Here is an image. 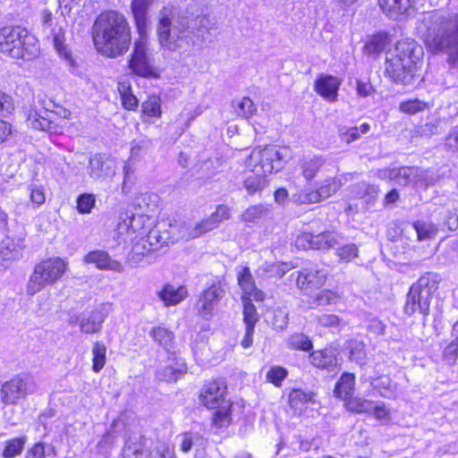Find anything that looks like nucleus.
Masks as SVG:
<instances>
[{
  "mask_svg": "<svg viewBox=\"0 0 458 458\" xmlns=\"http://www.w3.org/2000/svg\"><path fill=\"white\" fill-rule=\"evenodd\" d=\"M88 174L94 181L103 182L114 175V162L102 154H96L89 160Z\"/></svg>",
  "mask_w": 458,
  "mask_h": 458,
  "instance_id": "17",
  "label": "nucleus"
},
{
  "mask_svg": "<svg viewBox=\"0 0 458 458\" xmlns=\"http://www.w3.org/2000/svg\"><path fill=\"white\" fill-rule=\"evenodd\" d=\"M0 52L10 57L30 60L38 55L35 38L19 26L0 29Z\"/></svg>",
  "mask_w": 458,
  "mask_h": 458,
  "instance_id": "4",
  "label": "nucleus"
},
{
  "mask_svg": "<svg viewBox=\"0 0 458 458\" xmlns=\"http://www.w3.org/2000/svg\"><path fill=\"white\" fill-rule=\"evenodd\" d=\"M336 236L338 237L339 241H340V239H342V237H340L339 235L336 234ZM339 243H341V242H339ZM339 245L340 244H338L335 248H336V255L340 259V260L344 261V262H350L354 258L358 257L359 249H358L357 245H355L353 243H350V244H346V245L338 247Z\"/></svg>",
  "mask_w": 458,
  "mask_h": 458,
  "instance_id": "48",
  "label": "nucleus"
},
{
  "mask_svg": "<svg viewBox=\"0 0 458 458\" xmlns=\"http://www.w3.org/2000/svg\"><path fill=\"white\" fill-rule=\"evenodd\" d=\"M147 438L139 434H131L125 441L122 451L123 458H148Z\"/></svg>",
  "mask_w": 458,
  "mask_h": 458,
  "instance_id": "22",
  "label": "nucleus"
},
{
  "mask_svg": "<svg viewBox=\"0 0 458 458\" xmlns=\"http://www.w3.org/2000/svg\"><path fill=\"white\" fill-rule=\"evenodd\" d=\"M216 228V225L215 223L210 219V217H207L202 219L201 221H199L195 223L194 225L190 226L187 229V235L186 237L188 239H194L201 236L202 234L210 232Z\"/></svg>",
  "mask_w": 458,
  "mask_h": 458,
  "instance_id": "39",
  "label": "nucleus"
},
{
  "mask_svg": "<svg viewBox=\"0 0 458 458\" xmlns=\"http://www.w3.org/2000/svg\"><path fill=\"white\" fill-rule=\"evenodd\" d=\"M293 200L298 204H310L319 202L318 192L315 191H301L293 195Z\"/></svg>",
  "mask_w": 458,
  "mask_h": 458,
  "instance_id": "58",
  "label": "nucleus"
},
{
  "mask_svg": "<svg viewBox=\"0 0 458 458\" xmlns=\"http://www.w3.org/2000/svg\"><path fill=\"white\" fill-rule=\"evenodd\" d=\"M25 437H15L6 441L5 447L3 452L4 458H14L21 454L25 444Z\"/></svg>",
  "mask_w": 458,
  "mask_h": 458,
  "instance_id": "46",
  "label": "nucleus"
},
{
  "mask_svg": "<svg viewBox=\"0 0 458 458\" xmlns=\"http://www.w3.org/2000/svg\"><path fill=\"white\" fill-rule=\"evenodd\" d=\"M287 346L293 350L310 352L313 347V344L308 335L302 333H294L288 337Z\"/></svg>",
  "mask_w": 458,
  "mask_h": 458,
  "instance_id": "38",
  "label": "nucleus"
},
{
  "mask_svg": "<svg viewBox=\"0 0 458 458\" xmlns=\"http://www.w3.org/2000/svg\"><path fill=\"white\" fill-rule=\"evenodd\" d=\"M269 206L257 204L249 207L241 216L242 220L246 223H255L257 220L266 217L269 214Z\"/></svg>",
  "mask_w": 458,
  "mask_h": 458,
  "instance_id": "35",
  "label": "nucleus"
},
{
  "mask_svg": "<svg viewBox=\"0 0 458 458\" xmlns=\"http://www.w3.org/2000/svg\"><path fill=\"white\" fill-rule=\"evenodd\" d=\"M131 72L142 78L157 77L154 59L148 52L147 34L139 36L128 61Z\"/></svg>",
  "mask_w": 458,
  "mask_h": 458,
  "instance_id": "11",
  "label": "nucleus"
},
{
  "mask_svg": "<svg viewBox=\"0 0 458 458\" xmlns=\"http://www.w3.org/2000/svg\"><path fill=\"white\" fill-rule=\"evenodd\" d=\"M189 29V21L184 18L182 21L174 20L172 6H164L159 11L157 32L162 47L170 51L181 48L184 41V33Z\"/></svg>",
  "mask_w": 458,
  "mask_h": 458,
  "instance_id": "5",
  "label": "nucleus"
},
{
  "mask_svg": "<svg viewBox=\"0 0 458 458\" xmlns=\"http://www.w3.org/2000/svg\"><path fill=\"white\" fill-rule=\"evenodd\" d=\"M422 47L413 39L398 41L386 54L385 74L393 82L413 86L420 81Z\"/></svg>",
  "mask_w": 458,
  "mask_h": 458,
  "instance_id": "3",
  "label": "nucleus"
},
{
  "mask_svg": "<svg viewBox=\"0 0 458 458\" xmlns=\"http://www.w3.org/2000/svg\"><path fill=\"white\" fill-rule=\"evenodd\" d=\"M402 112L414 114L418 112L423 111L427 108V104L420 99H411L402 102L399 106Z\"/></svg>",
  "mask_w": 458,
  "mask_h": 458,
  "instance_id": "56",
  "label": "nucleus"
},
{
  "mask_svg": "<svg viewBox=\"0 0 458 458\" xmlns=\"http://www.w3.org/2000/svg\"><path fill=\"white\" fill-rule=\"evenodd\" d=\"M440 277L435 273H426L414 283L407 294L404 312L411 316L416 311L428 315L432 294L438 288Z\"/></svg>",
  "mask_w": 458,
  "mask_h": 458,
  "instance_id": "6",
  "label": "nucleus"
},
{
  "mask_svg": "<svg viewBox=\"0 0 458 458\" xmlns=\"http://www.w3.org/2000/svg\"><path fill=\"white\" fill-rule=\"evenodd\" d=\"M340 85L341 80L337 77L321 73L315 81L314 89L328 102H335L337 99Z\"/></svg>",
  "mask_w": 458,
  "mask_h": 458,
  "instance_id": "19",
  "label": "nucleus"
},
{
  "mask_svg": "<svg viewBox=\"0 0 458 458\" xmlns=\"http://www.w3.org/2000/svg\"><path fill=\"white\" fill-rule=\"evenodd\" d=\"M32 379L25 374H20L4 382L0 388V399L4 405H15L24 399L32 388Z\"/></svg>",
  "mask_w": 458,
  "mask_h": 458,
  "instance_id": "12",
  "label": "nucleus"
},
{
  "mask_svg": "<svg viewBox=\"0 0 458 458\" xmlns=\"http://www.w3.org/2000/svg\"><path fill=\"white\" fill-rule=\"evenodd\" d=\"M28 126L38 131H51L53 123L39 115L37 112L30 113L27 118Z\"/></svg>",
  "mask_w": 458,
  "mask_h": 458,
  "instance_id": "49",
  "label": "nucleus"
},
{
  "mask_svg": "<svg viewBox=\"0 0 458 458\" xmlns=\"http://www.w3.org/2000/svg\"><path fill=\"white\" fill-rule=\"evenodd\" d=\"M346 179L342 177H330L324 180L321 185L316 190L319 201L326 199L335 193L345 182Z\"/></svg>",
  "mask_w": 458,
  "mask_h": 458,
  "instance_id": "32",
  "label": "nucleus"
},
{
  "mask_svg": "<svg viewBox=\"0 0 458 458\" xmlns=\"http://www.w3.org/2000/svg\"><path fill=\"white\" fill-rule=\"evenodd\" d=\"M84 260L86 263L95 264L99 269L111 270L117 273L123 271L122 263L112 259L109 254L104 250L90 251L85 256Z\"/></svg>",
  "mask_w": 458,
  "mask_h": 458,
  "instance_id": "23",
  "label": "nucleus"
},
{
  "mask_svg": "<svg viewBox=\"0 0 458 458\" xmlns=\"http://www.w3.org/2000/svg\"><path fill=\"white\" fill-rule=\"evenodd\" d=\"M373 403L372 401L363 399V398H350L346 403L345 406L348 409V411L356 412V413H371L373 409Z\"/></svg>",
  "mask_w": 458,
  "mask_h": 458,
  "instance_id": "44",
  "label": "nucleus"
},
{
  "mask_svg": "<svg viewBox=\"0 0 458 458\" xmlns=\"http://www.w3.org/2000/svg\"><path fill=\"white\" fill-rule=\"evenodd\" d=\"M445 360L449 364H454L458 356V341L454 338L443 352Z\"/></svg>",
  "mask_w": 458,
  "mask_h": 458,
  "instance_id": "61",
  "label": "nucleus"
},
{
  "mask_svg": "<svg viewBox=\"0 0 458 458\" xmlns=\"http://www.w3.org/2000/svg\"><path fill=\"white\" fill-rule=\"evenodd\" d=\"M67 263L61 258H49L38 263L27 283L26 292L34 295L47 285L54 284L64 275Z\"/></svg>",
  "mask_w": 458,
  "mask_h": 458,
  "instance_id": "7",
  "label": "nucleus"
},
{
  "mask_svg": "<svg viewBox=\"0 0 458 458\" xmlns=\"http://www.w3.org/2000/svg\"><path fill=\"white\" fill-rule=\"evenodd\" d=\"M119 92L121 94L123 106L128 110H134L138 106L137 98L131 92L130 87L124 84L120 85Z\"/></svg>",
  "mask_w": 458,
  "mask_h": 458,
  "instance_id": "53",
  "label": "nucleus"
},
{
  "mask_svg": "<svg viewBox=\"0 0 458 458\" xmlns=\"http://www.w3.org/2000/svg\"><path fill=\"white\" fill-rule=\"evenodd\" d=\"M272 315V327L277 330L285 329L288 324V311L284 308H276L273 310Z\"/></svg>",
  "mask_w": 458,
  "mask_h": 458,
  "instance_id": "52",
  "label": "nucleus"
},
{
  "mask_svg": "<svg viewBox=\"0 0 458 458\" xmlns=\"http://www.w3.org/2000/svg\"><path fill=\"white\" fill-rule=\"evenodd\" d=\"M288 157V148H278L277 146L267 145L264 148H254L248 160V165L253 168L256 173L263 174H272L280 171Z\"/></svg>",
  "mask_w": 458,
  "mask_h": 458,
  "instance_id": "9",
  "label": "nucleus"
},
{
  "mask_svg": "<svg viewBox=\"0 0 458 458\" xmlns=\"http://www.w3.org/2000/svg\"><path fill=\"white\" fill-rule=\"evenodd\" d=\"M242 303L244 325L249 327H255L259 319L256 307L251 302L250 299L246 296H242Z\"/></svg>",
  "mask_w": 458,
  "mask_h": 458,
  "instance_id": "42",
  "label": "nucleus"
},
{
  "mask_svg": "<svg viewBox=\"0 0 458 458\" xmlns=\"http://www.w3.org/2000/svg\"><path fill=\"white\" fill-rule=\"evenodd\" d=\"M418 33L434 51H445L448 61L458 65V14L445 17L437 12L423 13Z\"/></svg>",
  "mask_w": 458,
  "mask_h": 458,
  "instance_id": "1",
  "label": "nucleus"
},
{
  "mask_svg": "<svg viewBox=\"0 0 458 458\" xmlns=\"http://www.w3.org/2000/svg\"><path fill=\"white\" fill-rule=\"evenodd\" d=\"M442 120L440 118H435L426 123L422 127L420 133L423 136H432L437 134L440 131Z\"/></svg>",
  "mask_w": 458,
  "mask_h": 458,
  "instance_id": "60",
  "label": "nucleus"
},
{
  "mask_svg": "<svg viewBox=\"0 0 458 458\" xmlns=\"http://www.w3.org/2000/svg\"><path fill=\"white\" fill-rule=\"evenodd\" d=\"M445 146L447 150L458 153V125L455 126L445 138Z\"/></svg>",
  "mask_w": 458,
  "mask_h": 458,
  "instance_id": "63",
  "label": "nucleus"
},
{
  "mask_svg": "<svg viewBox=\"0 0 458 458\" xmlns=\"http://www.w3.org/2000/svg\"><path fill=\"white\" fill-rule=\"evenodd\" d=\"M93 40L98 49L110 58L125 54L131 45L129 23L123 14L116 11L100 13L93 25Z\"/></svg>",
  "mask_w": 458,
  "mask_h": 458,
  "instance_id": "2",
  "label": "nucleus"
},
{
  "mask_svg": "<svg viewBox=\"0 0 458 458\" xmlns=\"http://www.w3.org/2000/svg\"><path fill=\"white\" fill-rule=\"evenodd\" d=\"M227 386L221 379L207 382L200 392L199 401L208 409H215L228 403L225 399Z\"/></svg>",
  "mask_w": 458,
  "mask_h": 458,
  "instance_id": "16",
  "label": "nucleus"
},
{
  "mask_svg": "<svg viewBox=\"0 0 458 458\" xmlns=\"http://www.w3.org/2000/svg\"><path fill=\"white\" fill-rule=\"evenodd\" d=\"M339 244L336 233L330 232L313 234L310 233H301L295 239V246L298 249L313 250H329Z\"/></svg>",
  "mask_w": 458,
  "mask_h": 458,
  "instance_id": "13",
  "label": "nucleus"
},
{
  "mask_svg": "<svg viewBox=\"0 0 458 458\" xmlns=\"http://www.w3.org/2000/svg\"><path fill=\"white\" fill-rule=\"evenodd\" d=\"M153 458H176L174 448L167 445H161L156 448Z\"/></svg>",
  "mask_w": 458,
  "mask_h": 458,
  "instance_id": "64",
  "label": "nucleus"
},
{
  "mask_svg": "<svg viewBox=\"0 0 458 458\" xmlns=\"http://www.w3.org/2000/svg\"><path fill=\"white\" fill-rule=\"evenodd\" d=\"M295 274L297 286L308 294L323 286L327 280L326 271L319 269L317 266L303 267L293 273L292 276Z\"/></svg>",
  "mask_w": 458,
  "mask_h": 458,
  "instance_id": "15",
  "label": "nucleus"
},
{
  "mask_svg": "<svg viewBox=\"0 0 458 458\" xmlns=\"http://www.w3.org/2000/svg\"><path fill=\"white\" fill-rule=\"evenodd\" d=\"M413 228L417 233V238L419 241L432 240L436 237L438 232L437 227L434 224L422 220L414 222Z\"/></svg>",
  "mask_w": 458,
  "mask_h": 458,
  "instance_id": "37",
  "label": "nucleus"
},
{
  "mask_svg": "<svg viewBox=\"0 0 458 458\" xmlns=\"http://www.w3.org/2000/svg\"><path fill=\"white\" fill-rule=\"evenodd\" d=\"M150 336L155 342L162 345L166 351H169L173 346L174 334L163 327H155L149 332Z\"/></svg>",
  "mask_w": 458,
  "mask_h": 458,
  "instance_id": "34",
  "label": "nucleus"
},
{
  "mask_svg": "<svg viewBox=\"0 0 458 458\" xmlns=\"http://www.w3.org/2000/svg\"><path fill=\"white\" fill-rule=\"evenodd\" d=\"M209 217L217 228L223 221L230 218V208L225 205H218Z\"/></svg>",
  "mask_w": 458,
  "mask_h": 458,
  "instance_id": "59",
  "label": "nucleus"
},
{
  "mask_svg": "<svg viewBox=\"0 0 458 458\" xmlns=\"http://www.w3.org/2000/svg\"><path fill=\"white\" fill-rule=\"evenodd\" d=\"M142 113L149 117H159L161 115V100L157 96H150L142 103Z\"/></svg>",
  "mask_w": 458,
  "mask_h": 458,
  "instance_id": "47",
  "label": "nucleus"
},
{
  "mask_svg": "<svg viewBox=\"0 0 458 458\" xmlns=\"http://www.w3.org/2000/svg\"><path fill=\"white\" fill-rule=\"evenodd\" d=\"M315 394L311 391H302L301 389H293L288 395L290 407L295 411H301L303 405L309 403H315Z\"/></svg>",
  "mask_w": 458,
  "mask_h": 458,
  "instance_id": "31",
  "label": "nucleus"
},
{
  "mask_svg": "<svg viewBox=\"0 0 458 458\" xmlns=\"http://www.w3.org/2000/svg\"><path fill=\"white\" fill-rule=\"evenodd\" d=\"M325 163V158L320 156L305 157L301 165L302 175L306 180L313 179Z\"/></svg>",
  "mask_w": 458,
  "mask_h": 458,
  "instance_id": "30",
  "label": "nucleus"
},
{
  "mask_svg": "<svg viewBox=\"0 0 458 458\" xmlns=\"http://www.w3.org/2000/svg\"><path fill=\"white\" fill-rule=\"evenodd\" d=\"M372 386L377 389L380 395L386 398H391L394 394L391 380L389 377H379L372 382Z\"/></svg>",
  "mask_w": 458,
  "mask_h": 458,
  "instance_id": "57",
  "label": "nucleus"
},
{
  "mask_svg": "<svg viewBox=\"0 0 458 458\" xmlns=\"http://www.w3.org/2000/svg\"><path fill=\"white\" fill-rule=\"evenodd\" d=\"M166 223H157L152 226L145 234V240L148 242V251H156L168 242H174L173 233L165 229Z\"/></svg>",
  "mask_w": 458,
  "mask_h": 458,
  "instance_id": "20",
  "label": "nucleus"
},
{
  "mask_svg": "<svg viewBox=\"0 0 458 458\" xmlns=\"http://www.w3.org/2000/svg\"><path fill=\"white\" fill-rule=\"evenodd\" d=\"M235 114L242 118L251 117L257 111L253 101L250 98H242L240 100H235L233 103Z\"/></svg>",
  "mask_w": 458,
  "mask_h": 458,
  "instance_id": "41",
  "label": "nucleus"
},
{
  "mask_svg": "<svg viewBox=\"0 0 458 458\" xmlns=\"http://www.w3.org/2000/svg\"><path fill=\"white\" fill-rule=\"evenodd\" d=\"M140 241L137 242L131 250V260L133 261L134 258L137 257L136 262L140 260V256H144L145 254H148L149 251L148 250V242L145 240V237H140Z\"/></svg>",
  "mask_w": 458,
  "mask_h": 458,
  "instance_id": "62",
  "label": "nucleus"
},
{
  "mask_svg": "<svg viewBox=\"0 0 458 458\" xmlns=\"http://www.w3.org/2000/svg\"><path fill=\"white\" fill-rule=\"evenodd\" d=\"M96 199L93 194H81L77 199V209L81 214H89L95 206Z\"/></svg>",
  "mask_w": 458,
  "mask_h": 458,
  "instance_id": "54",
  "label": "nucleus"
},
{
  "mask_svg": "<svg viewBox=\"0 0 458 458\" xmlns=\"http://www.w3.org/2000/svg\"><path fill=\"white\" fill-rule=\"evenodd\" d=\"M155 223L156 218L151 215L123 214L116 229L118 237L124 242L133 241L137 237H145Z\"/></svg>",
  "mask_w": 458,
  "mask_h": 458,
  "instance_id": "10",
  "label": "nucleus"
},
{
  "mask_svg": "<svg viewBox=\"0 0 458 458\" xmlns=\"http://www.w3.org/2000/svg\"><path fill=\"white\" fill-rule=\"evenodd\" d=\"M440 219L443 226L450 231H455L458 228V213L457 209L446 208L440 213Z\"/></svg>",
  "mask_w": 458,
  "mask_h": 458,
  "instance_id": "51",
  "label": "nucleus"
},
{
  "mask_svg": "<svg viewBox=\"0 0 458 458\" xmlns=\"http://www.w3.org/2000/svg\"><path fill=\"white\" fill-rule=\"evenodd\" d=\"M287 370L280 366H274L267 373V380L274 384L276 386H280L284 379L287 377Z\"/></svg>",
  "mask_w": 458,
  "mask_h": 458,
  "instance_id": "55",
  "label": "nucleus"
},
{
  "mask_svg": "<svg viewBox=\"0 0 458 458\" xmlns=\"http://www.w3.org/2000/svg\"><path fill=\"white\" fill-rule=\"evenodd\" d=\"M378 176L383 180L394 181L402 186H422L428 187L438 180L434 171L422 169L417 166H402L378 170Z\"/></svg>",
  "mask_w": 458,
  "mask_h": 458,
  "instance_id": "8",
  "label": "nucleus"
},
{
  "mask_svg": "<svg viewBox=\"0 0 458 458\" xmlns=\"http://www.w3.org/2000/svg\"><path fill=\"white\" fill-rule=\"evenodd\" d=\"M386 38L383 35H374L363 47V52L369 55H377L385 48Z\"/></svg>",
  "mask_w": 458,
  "mask_h": 458,
  "instance_id": "50",
  "label": "nucleus"
},
{
  "mask_svg": "<svg viewBox=\"0 0 458 458\" xmlns=\"http://www.w3.org/2000/svg\"><path fill=\"white\" fill-rule=\"evenodd\" d=\"M92 369L99 372L106 362V347L104 343L96 342L92 348Z\"/></svg>",
  "mask_w": 458,
  "mask_h": 458,
  "instance_id": "40",
  "label": "nucleus"
},
{
  "mask_svg": "<svg viewBox=\"0 0 458 458\" xmlns=\"http://www.w3.org/2000/svg\"><path fill=\"white\" fill-rule=\"evenodd\" d=\"M377 3L382 12L394 20L406 13L412 6V0H377Z\"/></svg>",
  "mask_w": 458,
  "mask_h": 458,
  "instance_id": "27",
  "label": "nucleus"
},
{
  "mask_svg": "<svg viewBox=\"0 0 458 458\" xmlns=\"http://www.w3.org/2000/svg\"><path fill=\"white\" fill-rule=\"evenodd\" d=\"M188 291L184 286L175 287L170 284H165L161 291L157 293L158 297L164 302L165 307L179 304L186 298Z\"/></svg>",
  "mask_w": 458,
  "mask_h": 458,
  "instance_id": "28",
  "label": "nucleus"
},
{
  "mask_svg": "<svg viewBox=\"0 0 458 458\" xmlns=\"http://www.w3.org/2000/svg\"><path fill=\"white\" fill-rule=\"evenodd\" d=\"M310 360L314 367L321 369L334 370L337 366V353L332 348L311 352Z\"/></svg>",
  "mask_w": 458,
  "mask_h": 458,
  "instance_id": "25",
  "label": "nucleus"
},
{
  "mask_svg": "<svg viewBox=\"0 0 458 458\" xmlns=\"http://www.w3.org/2000/svg\"><path fill=\"white\" fill-rule=\"evenodd\" d=\"M244 188L250 195L261 191L267 185V175L261 173H256L251 168V174L244 180Z\"/></svg>",
  "mask_w": 458,
  "mask_h": 458,
  "instance_id": "33",
  "label": "nucleus"
},
{
  "mask_svg": "<svg viewBox=\"0 0 458 458\" xmlns=\"http://www.w3.org/2000/svg\"><path fill=\"white\" fill-rule=\"evenodd\" d=\"M231 403L228 402L218 407L214 413L213 423L217 428L227 427L231 423Z\"/></svg>",
  "mask_w": 458,
  "mask_h": 458,
  "instance_id": "43",
  "label": "nucleus"
},
{
  "mask_svg": "<svg viewBox=\"0 0 458 458\" xmlns=\"http://www.w3.org/2000/svg\"><path fill=\"white\" fill-rule=\"evenodd\" d=\"M55 18L53 17L50 11L44 10L42 12L41 21L43 30L53 38L54 46L57 52L64 56L71 66H73L74 61L64 45V31L63 28L58 25V22L55 21Z\"/></svg>",
  "mask_w": 458,
  "mask_h": 458,
  "instance_id": "14",
  "label": "nucleus"
},
{
  "mask_svg": "<svg viewBox=\"0 0 458 458\" xmlns=\"http://www.w3.org/2000/svg\"><path fill=\"white\" fill-rule=\"evenodd\" d=\"M156 0H132L131 11L139 36L147 34L148 10Z\"/></svg>",
  "mask_w": 458,
  "mask_h": 458,
  "instance_id": "24",
  "label": "nucleus"
},
{
  "mask_svg": "<svg viewBox=\"0 0 458 458\" xmlns=\"http://www.w3.org/2000/svg\"><path fill=\"white\" fill-rule=\"evenodd\" d=\"M186 369L184 364H180L178 368L167 365L157 371V377L160 380L167 382L176 381L182 374L186 372Z\"/></svg>",
  "mask_w": 458,
  "mask_h": 458,
  "instance_id": "45",
  "label": "nucleus"
},
{
  "mask_svg": "<svg viewBox=\"0 0 458 458\" xmlns=\"http://www.w3.org/2000/svg\"><path fill=\"white\" fill-rule=\"evenodd\" d=\"M348 348L350 350V360L357 363L360 367L365 366L367 363L365 344L360 341L352 340L349 342Z\"/></svg>",
  "mask_w": 458,
  "mask_h": 458,
  "instance_id": "36",
  "label": "nucleus"
},
{
  "mask_svg": "<svg viewBox=\"0 0 458 458\" xmlns=\"http://www.w3.org/2000/svg\"><path fill=\"white\" fill-rule=\"evenodd\" d=\"M225 290L220 283L213 284L204 290L199 298L197 310L199 313L206 318L212 314L216 304L224 297Z\"/></svg>",
  "mask_w": 458,
  "mask_h": 458,
  "instance_id": "18",
  "label": "nucleus"
},
{
  "mask_svg": "<svg viewBox=\"0 0 458 458\" xmlns=\"http://www.w3.org/2000/svg\"><path fill=\"white\" fill-rule=\"evenodd\" d=\"M106 313L105 312V306L100 305L95 310L84 313L80 320L81 331L85 334L98 333L106 319Z\"/></svg>",
  "mask_w": 458,
  "mask_h": 458,
  "instance_id": "21",
  "label": "nucleus"
},
{
  "mask_svg": "<svg viewBox=\"0 0 458 458\" xmlns=\"http://www.w3.org/2000/svg\"><path fill=\"white\" fill-rule=\"evenodd\" d=\"M238 284L245 295L253 297L256 301H263L265 293L256 287L250 270L248 267H242L237 276Z\"/></svg>",
  "mask_w": 458,
  "mask_h": 458,
  "instance_id": "26",
  "label": "nucleus"
},
{
  "mask_svg": "<svg viewBox=\"0 0 458 458\" xmlns=\"http://www.w3.org/2000/svg\"><path fill=\"white\" fill-rule=\"evenodd\" d=\"M355 376L352 373H344L337 381L335 387V396L344 400L350 399L353 394Z\"/></svg>",
  "mask_w": 458,
  "mask_h": 458,
  "instance_id": "29",
  "label": "nucleus"
}]
</instances>
